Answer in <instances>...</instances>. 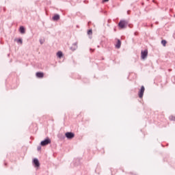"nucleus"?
Masks as SVG:
<instances>
[{
	"mask_svg": "<svg viewBox=\"0 0 175 175\" xmlns=\"http://www.w3.org/2000/svg\"><path fill=\"white\" fill-rule=\"evenodd\" d=\"M128 25V21L123 20L120 21L118 23L119 28H121V29H124V28H126V26Z\"/></svg>",
	"mask_w": 175,
	"mask_h": 175,
	"instance_id": "obj_1",
	"label": "nucleus"
},
{
	"mask_svg": "<svg viewBox=\"0 0 175 175\" xmlns=\"http://www.w3.org/2000/svg\"><path fill=\"white\" fill-rule=\"evenodd\" d=\"M51 144V139H50L49 137H46L45 139L40 142V146H42V147H44L45 146H49V144Z\"/></svg>",
	"mask_w": 175,
	"mask_h": 175,
	"instance_id": "obj_2",
	"label": "nucleus"
},
{
	"mask_svg": "<svg viewBox=\"0 0 175 175\" xmlns=\"http://www.w3.org/2000/svg\"><path fill=\"white\" fill-rule=\"evenodd\" d=\"M148 55V50L145 49L141 51V58L142 59H146Z\"/></svg>",
	"mask_w": 175,
	"mask_h": 175,
	"instance_id": "obj_3",
	"label": "nucleus"
},
{
	"mask_svg": "<svg viewBox=\"0 0 175 175\" xmlns=\"http://www.w3.org/2000/svg\"><path fill=\"white\" fill-rule=\"evenodd\" d=\"M144 91H145V88L144 86H142L139 92H138V96L139 98H143V95H144Z\"/></svg>",
	"mask_w": 175,
	"mask_h": 175,
	"instance_id": "obj_4",
	"label": "nucleus"
},
{
	"mask_svg": "<svg viewBox=\"0 0 175 175\" xmlns=\"http://www.w3.org/2000/svg\"><path fill=\"white\" fill-rule=\"evenodd\" d=\"M65 136L67 139H70L75 137V134L72 132H67L65 133Z\"/></svg>",
	"mask_w": 175,
	"mask_h": 175,
	"instance_id": "obj_5",
	"label": "nucleus"
},
{
	"mask_svg": "<svg viewBox=\"0 0 175 175\" xmlns=\"http://www.w3.org/2000/svg\"><path fill=\"white\" fill-rule=\"evenodd\" d=\"M33 165H34V167H39L40 166V163L39 162V159H33Z\"/></svg>",
	"mask_w": 175,
	"mask_h": 175,
	"instance_id": "obj_6",
	"label": "nucleus"
},
{
	"mask_svg": "<svg viewBox=\"0 0 175 175\" xmlns=\"http://www.w3.org/2000/svg\"><path fill=\"white\" fill-rule=\"evenodd\" d=\"M36 77H38V79H42L43 77H44V73L42 72H38L36 74Z\"/></svg>",
	"mask_w": 175,
	"mask_h": 175,
	"instance_id": "obj_7",
	"label": "nucleus"
},
{
	"mask_svg": "<svg viewBox=\"0 0 175 175\" xmlns=\"http://www.w3.org/2000/svg\"><path fill=\"white\" fill-rule=\"evenodd\" d=\"M77 49V42H75L72 44V46L70 47V49L72 50V51H75Z\"/></svg>",
	"mask_w": 175,
	"mask_h": 175,
	"instance_id": "obj_8",
	"label": "nucleus"
},
{
	"mask_svg": "<svg viewBox=\"0 0 175 175\" xmlns=\"http://www.w3.org/2000/svg\"><path fill=\"white\" fill-rule=\"evenodd\" d=\"M19 32L22 33V35H24V33H25V27L21 26L19 28Z\"/></svg>",
	"mask_w": 175,
	"mask_h": 175,
	"instance_id": "obj_9",
	"label": "nucleus"
},
{
	"mask_svg": "<svg viewBox=\"0 0 175 175\" xmlns=\"http://www.w3.org/2000/svg\"><path fill=\"white\" fill-rule=\"evenodd\" d=\"M53 21H58L59 20V14H55L53 16Z\"/></svg>",
	"mask_w": 175,
	"mask_h": 175,
	"instance_id": "obj_10",
	"label": "nucleus"
},
{
	"mask_svg": "<svg viewBox=\"0 0 175 175\" xmlns=\"http://www.w3.org/2000/svg\"><path fill=\"white\" fill-rule=\"evenodd\" d=\"M116 49H120L121 48V40H118L117 43L116 44Z\"/></svg>",
	"mask_w": 175,
	"mask_h": 175,
	"instance_id": "obj_11",
	"label": "nucleus"
},
{
	"mask_svg": "<svg viewBox=\"0 0 175 175\" xmlns=\"http://www.w3.org/2000/svg\"><path fill=\"white\" fill-rule=\"evenodd\" d=\"M57 55L58 58H62V55H64V54L62 53V51H58L57 53Z\"/></svg>",
	"mask_w": 175,
	"mask_h": 175,
	"instance_id": "obj_12",
	"label": "nucleus"
},
{
	"mask_svg": "<svg viewBox=\"0 0 175 175\" xmlns=\"http://www.w3.org/2000/svg\"><path fill=\"white\" fill-rule=\"evenodd\" d=\"M167 43V42L166 41V40H161V44L163 45V46H166V44Z\"/></svg>",
	"mask_w": 175,
	"mask_h": 175,
	"instance_id": "obj_13",
	"label": "nucleus"
},
{
	"mask_svg": "<svg viewBox=\"0 0 175 175\" xmlns=\"http://www.w3.org/2000/svg\"><path fill=\"white\" fill-rule=\"evenodd\" d=\"M17 43H20V44H23V38H18L16 40Z\"/></svg>",
	"mask_w": 175,
	"mask_h": 175,
	"instance_id": "obj_14",
	"label": "nucleus"
},
{
	"mask_svg": "<svg viewBox=\"0 0 175 175\" xmlns=\"http://www.w3.org/2000/svg\"><path fill=\"white\" fill-rule=\"evenodd\" d=\"M88 35H92V29H89L88 31Z\"/></svg>",
	"mask_w": 175,
	"mask_h": 175,
	"instance_id": "obj_15",
	"label": "nucleus"
},
{
	"mask_svg": "<svg viewBox=\"0 0 175 175\" xmlns=\"http://www.w3.org/2000/svg\"><path fill=\"white\" fill-rule=\"evenodd\" d=\"M170 120L171 121H175V116H170Z\"/></svg>",
	"mask_w": 175,
	"mask_h": 175,
	"instance_id": "obj_16",
	"label": "nucleus"
},
{
	"mask_svg": "<svg viewBox=\"0 0 175 175\" xmlns=\"http://www.w3.org/2000/svg\"><path fill=\"white\" fill-rule=\"evenodd\" d=\"M37 150H38V151H40V150H42V146H38L37 147Z\"/></svg>",
	"mask_w": 175,
	"mask_h": 175,
	"instance_id": "obj_17",
	"label": "nucleus"
},
{
	"mask_svg": "<svg viewBox=\"0 0 175 175\" xmlns=\"http://www.w3.org/2000/svg\"><path fill=\"white\" fill-rule=\"evenodd\" d=\"M40 44H43V43H44V41H43V40H40Z\"/></svg>",
	"mask_w": 175,
	"mask_h": 175,
	"instance_id": "obj_18",
	"label": "nucleus"
},
{
	"mask_svg": "<svg viewBox=\"0 0 175 175\" xmlns=\"http://www.w3.org/2000/svg\"><path fill=\"white\" fill-rule=\"evenodd\" d=\"M105 2H109V0H103V3H105Z\"/></svg>",
	"mask_w": 175,
	"mask_h": 175,
	"instance_id": "obj_19",
	"label": "nucleus"
}]
</instances>
